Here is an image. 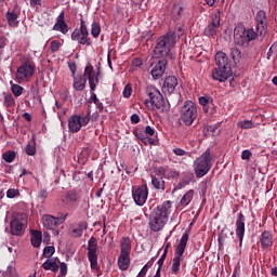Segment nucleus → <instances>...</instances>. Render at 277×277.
Instances as JSON below:
<instances>
[{"mask_svg": "<svg viewBox=\"0 0 277 277\" xmlns=\"http://www.w3.org/2000/svg\"><path fill=\"white\" fill-rule=\"evenodd\" d=\"M172 203L170 201H164L162 205L158 206L151 213L149 217V228L154 233H159L168 223V214Z\"/></svg>", "mask_w": 277, "mask_h": 277, "instance_id": "1", "label": "nucleus"}, {"mask_svg": "<svg viewBox=\"0 0 277 277\" xmlns=\"http://www.w3.org/2000/svg\"><path fill=\"white\" fill-rule=\"evenodd\" d=\"M176 44V37L173 31L167 32L164 36L158 38L157 44L154 49V57H169L170 50Z\"/></svg>", "mask_w": 277, "mask_h": 277, "instance_id": "2", "label": "nucleus"}, {"mask_svg": "<svg viewBox=\"0 0 277 277\" xmlns=\"http://www.w3.org/2000/svg\"><path fill=\"white\" fill-rule=\"evenodd\" d=\"M146 94L149 100H145V105L148 109H154V111H166V101L161 92L150 85L146 89Z\"/></svg>", "mask_w": 277, "mask_h": 277, "instance_id": "3", "label": "nucleus"}, {"mask_svg": "<svg viewBox=\"0 0 277 277\" xmlns=\"http://www.w3.org/2000/svg\"><path fill=\"white\" fill-rule=\"evenodd\" d=\"M213 166V156L211 150L207 149L199 158L195 160V174L198 179H202L206 174H209Z\"/></svg>", "mask_w": 277, "mask_h": 277, "instance_id": "4", "label": "nucleus"}, {"mask_svg": "<svg viewBox=\"0 0 277 277\" xmlns=\"http://www.w3.org/2000/svg\"><path fill=\"white\" fill-rule=\"evenodd\" d=\"M189 241V230L183 234L176 249H175V256L173 258L171 272L172 274H179L181 271V261H183V254H185V248H187V242Z\"/></svg>", "mask_w": 277, "mask_h": 277, "instance_id": "5", "label": "nucleus"}, {"mask_svg": "<svg viewBox=\"0 0 277 277\" xmlns=\"http://www.w3.org/2000/svg\"><path fill=\"white\" fill-rule=\"evenodd\" d=\"M256 39V31L253 28L246 29L238 26L234 29V42L237 47H248L252 40Z\"/></svg>", "mask_w": 277, "mask_h": 277, "instance_id": "6", "label": "nucleus"}, {"mask_svg": "<svg viewBox=\"0 0 277 277\" xmlns=\"http://www.w3.org/2000/svg\"><path fill=\"white\" fill-rule=\"evenodd\" d=\"M92 111L88 110L87 115H74L68 119L69 133H79L82 127L90 124V116Z\"/></svg>", "mask_w": 277, "mask_h": 277, "instance_id": "7", "label": "nucleus"}, {"mask_svg": "<svg viewBox=\"0 0 277 277\" xmlns=\"http://www.w3.org/2000/svg\"><path fill=\"white\" fill-rule=\"evenodd\" d=\"M181 118L186 127H192V124H194V120L198 118V108H196L194 102L188 101L184 103L181 109Z\"/></svg>", "mask_w": 277, "mask_h": 277, "instance_id": "8", "label": "nucleus"}, {"mask_svg": "<svg viewBox=\"0 0 277 277\" xmlns=\"http://www.w3.org/2000/svg\"><path fill=\"white\" fill-rule=\"evenodd\" d=\"M83 75L87 79H89V85L92 92L90 102L96 105V103H98V97H96V93H94V90H96V85H98V72L94 71V67L92 66V64H88L84 68Z\"/></svg>", "mask_w": 277, "mask_h": 277, "instance_id": "9", "label": "nucleus"}, {"mask_svg": "<svg viewBox=\"0 0 277 277\" xmlns=\"http://www.w3.org/2000/svg\"><path fill=\"white\" fill-rule=\"evenodd\" d=\"M71 40L78 44H87V47L92 44L90 32H88V26H85V21H83V18L80 19V28H76L71 32Z\"/></svg>", "mask_w": 277, "mask_h": 277, "instance_id": "10", "label": "nucleus"}, {"mask_svg": "<svg viewBox=\"0 0 277 277\" xmlns=\"http://www.w3.org/2000/svg\"><path fill=\"white\" fill-rule=\"evenodd\" d=\"M36 70V66L31 63H24L22 64L17 70H16V76L15 79L17 83H25L34 77V72Z\"/></svg>", "mask_w": 277, "mask_h": 277, "instance_id": "11", "label": "nucleus"}, {"mask_svg": "<svg viewBox=\"0 0 277 277\" xmlns=\"http://www.w3.org/2000/svg\"><path fill=\"white\" fill-rule=\"evenodd\" d=\"M87 250L91 269H98V245L96 242V238L91 237L89 239Z\"/></svg>", "mask_w": 277, "mask_h": 277, "instance_id": "12", "label": "nucleus"}, {"mask_svg": "<svg viewBox=\"0 0 277 277\" xmlns=\"http://www.w3.org/2000/svg\"><path fill=\"white\" fill-rule=\"evenodd\" d=\"M132 198L135 205L144 207L146 200H148V186L145 184L132 190Z\"/></svg>", "mask_w": 277, "mask_h": 277, "instance_id": "13", "label": "nucleus"}, {"mask_svg": "<svg viewBox=\"0 0 277 277\" xmlns=\"http://www.w3.org/2000/svg\"><path fill=\"white\" fill-rule=\"evenodd\" d=\"M212 79L214 81H220V83H224L228 78L233 75V69L230 67H215L212 69Z\"/></svg>", "mask_w": 277, "mask_h": 277, "instance_id": "14", "label": "nucleus"}, {"mask_svg": "<svg viewBox=\"0 0 277 277\" xmlns=\"http://www.w3.org/2000/svg\"><path fill=\"white\" fill-rule=\"evenodd\" d=\"M220 10L212 15L211 24L205 28L206 36H215L217 34V29H220Z\"/></svg>", "mask_w": 277, "mask_h": 277, "instance_id": "15", "label": "nucleus"}, {"mask_svg": "<svg viewBox=\"0 0 277 277\" xmlns=\"http://www.w3.org/2000/svg\"><path fill=\"white\" fill-rule=\"evenodd\" d=\"M256 21V29L263 36L265 34V29H267V13L265 11L260 10L255 15Z\"/></svg>", "mask_w": 277, "mask_h": 277, "instance_id": "16", "label": "nucleus"}, {"mask_svg": "<svg viewBox=\"0 0 277 277\" xmlns=\"http://www.w3.org/2000/svg\"><path fill=\"white\" fill-rule=\"evenodd\" d=\"M236 235L241 246L243 243V236L246 235V216L242 213H239L236 220Z\"/></svg>", "mask_w": 277, "mask_h": 277, "instance_id": "17", "label": "nucleus"}, {"mask_svg": "<svg viewBox=\"0 0 277 277\" xmlns=\"http://www.w3.org/2000/svg\"><path fill=\"white\" fill-rule=\"evenodd\" d=\"M176 85H179V79L174 76H169L164 79L162 92L164 94H173L174 90H176Z\"/></svg>", "mask_w": 277, "mask_h": 277, "instance_id": "18", "label": "nucleus"}, {"mask_svg": "<svg viewBox=\"0 0 277 277\" xmlns=\"http://www.w3.org/2000/svg\"><path fill=\"white\" fill-rule=\"evenodd\" d=\"M166 66H168V61L166 58L160 60L151 69L153 79H161L166 72Z\"/></svg>", "mask_w": 277, "mask_h": 277, "instance_id": "19", "label": "nucleus"}, {"mask_svg": "<svg viewBox=\"0 0 277 277\" xmlns=\"http://www.w3.org/2000/svg\"><path fill=\"white\" fill-rule=\"evenodd\" d=\"M11 235H15L16 237H21L23 235V228H25V223L19 221L18 219H13L10 224Z\"/></svg>", "mask_w": 277, "mask_h": 277, "instance_id": "20", "label": "nucleus"}, {"mask_svg": "<svg viewBox=\"0 0 277 277\" xmlns=\"http://www.w3.org/2000/svg\"><path fill=\"white\" fill-rule=\"evenodd\" d=\"M41 220L43 227L47 230H53V228H57V226H60V224L57 223V219L53 215L44 214Z\"/></svg>", "mask_w": 277, "mask_h": 277, "instance_id": "21", "label": "nucleus"}, {"mask_svg": "<svg viewBox=\"0 0 277 277\" xmlns=\"http://www.w3.org/2000/svg\"><path fill=\"white\" fill-rule=\"evenodd\" d=\"M216 67L221 68H230V64L228 63V56L224 52H217L214 56Z\"/></svg>", "mask_w": 277, "mask_h": 277, "instance_id": "22", "label": "nucleus"}, {"mask_svg": "<svg viewBox=\"0 0 277 277\" xmlns=\"http://www.w3.org/2000/svg\"><path fill=\"white\" fill-rule=\"evenodd\" d=\"M131 265V259L129 253H120L118 258V266L121 272H127V268Z\"/></svg>", "mask_w": 277, "mask_h": 277, "instance_id": "23", "label": "nucleus"}, {"mask_svg": "<svg viewBox=\"0 0 277 277\" xmlns=\"http://www.w3.org/2000/svg\"><path fill=\"white\" fill-rule=\"evenodd\" d=\"M262 248H272L274 246V236L269 232H263L261 235Z\"/></svg>", "mask_w": 277, "mask_h": 277, "instance_id": "24", "label": "nucleus"}, {"mask_svg": "<svg viewBox=\"0 0 277 277\" xmlns=\"http://www.w3.org/2000/svg\"><path fill=\"white\" fill-rule=\"evenodd\" d=\"M3 106L6 107V109H12L16 107V100H14V95L11 93L3 92Z\"/></svg>", "mask_w": 277, "mask_h": 277, "instance_id": "25", "label": "nucleus"}, {"mask_svg": "<svg viewBox=\"0 0 277 277\" xmlns=\"http://www.w3.org/2000/svg\"><path fill=\"white\" fill-rule=\"evenodd\" d=\"M30 241H31V246L34 248H40V246L42 243V232L32 230Z\"/></svg>", "mask_w": 277, "mask_h": 277, "instance_id": "26", "label": "nucleus"}, {"mask_svg": "<svg viewBox=\"0 0 277 277\" xmlns=\"http://www.w3.org/2000/svg\"><path fill=\"white\" fill-rule=\"evenodd\" d=\"M5 18L10 27H18V14H16V11H8Z\"/></svg>", "mask_w": 277, "mask_h": 277, "instance_id": "27", "label": "nucleus"}, {"mask_svg": "<svg viewBox=\"0 0 277 277\" xmlns=\"http://www.w3.org/2000/svg\"><path fill=\"white\" fill-rule=\"evenodd\" d=\"M85 83H88L85 78L74 77V89H76L78 92H83V90H85Z\"/></svg>", "mask_w": 277, "mask_h": 277, "instance_id": "28", "label": "nucleus"}, {"mask_svg": "<svg viewBox=\"0 0 277 277\" xmlns=\"http://www.w3.org/2000/svg\"><path fill=\"white\" fill-rule=\"evenodd\" d=\"M43 269L47 272H58L60 271V265H57L56 262L53 261V259H48L43 264H42Z\"/></svg>", "mask_w": 277, "mask_h": 277, "instance_id": "29", "label": "nucleus"}, {"mask_svg": "<svg viewBox=\"0 0 277 277\" xmlns=\"http://www.w3.org/2000/svg\"><path fill=\"white\" fill-rule=\"evenodd\" d=\"M120 254H131V239L129 237H123L121 239Z\"/></svg>", "mask_w": 277, "mask_h": 277, "instance_id": "30", "label": "nucleus"}, {"mask_svg": "<svg viewBox=\"0 0 277 277\" xmlns=\"http://www.w3.org/2000/svg\"><path fill=\"white\" fill-rule=\"evenodd\" d=\"M88 228V225L81 223L77 227H74L70 232L71 237H82L83 236V230Z\"/></svg>", "mask_w": 277, "mask_h": 277, "instance_id": "31", "label": "nucleus"}, {"mask_svg": "<svg viewBox=\"0 0 277 277\" xmlns=\"http://www.w3.org/2000/svg\"><path fill=\"white\" fill-rule=\"evenodd\" d=\"M151 185L155 189H166V182L163 177H155L151 175Z\"/></svg>", "mask_w": 277, "mask_h": 277, "instance_id": "32", "label": "nucleus"}, {"mask_svg": "<svg viewBox=\"0 0 277 277\" xmlns=\"http://www.w3.org/2000/svg\"><path fill=\"white\" fill-rule=\"evenodd\" d=\"M192 200H194V190L190 189L188 190L186 194H184V196L182 197L180 205H182V207H187L189 205V202H192Z\"/></svg>", "mask_w": 277, "mask_h": 277, "instance_id": "33", "label": "nucleus"}, {"mask_svg": "<svg viewBox=\"0 0 277 277\" xmlns=\"http://www.w3.org/2000/svg\"><path fill=\"white\" fill-rule=\"evenodd\" d=\"M10 83H11V92H12V94L16 98H18V96H22L23 92H25V89L22 85H19V84L13 83L12 81Z\"/></svg>", "mask_w": 277, "mask_h": 277, "instance_id": "34", "label": "nucleus"}, {"mask_svg": "<svg viewBox=\"0 0 277 277\" xmlns=\"http://www.w3.org/2000/svg\"><path fill=\"white\" fill-rule=\"evenodd\" d=\"M192 179H194V175L189 174L186 177H183L182 181L175 186L173 192H176V189H183V187H187L192 183Z\"/></svg>", "mask_w": 277, "mask_h": 277, "instance_id": "35", "label": "nucleus"}, {"mask_svg": "<svg viewBox=\"0 0 277 277\" xmlns=\"http://www.w3.org/2000/svg\"><path fill=\"white\" fill-rule=\"evenodd\" d=\"M2 159L5 160L6 163H12V161L16 159V153L12 150L5 151L2 154Z\"/></svg>", "mask_w": 277, "mask_h": 277, "instance_id": "36", "label": "nucleus"}, {"mask_svg": "<svg viewBox=\"0 0 277 277\" xmlns=\"http://www.w3.org/2000/svg\"><path fill=\"white\" fill-rule=\"evenodd\" d=\"M91 36H93V38H98V36H101V24L96 22L92 24Z\"/></svg>", "mask_w": 277, "mask_h": 277, "instance_id": "37", "label": "nucleus"}, {"mask_svg": "<svg viewBox=\"0 0 277 277\" xmlns=\"http://www.w3.org/2000/svg\"><path fill=\"white\" fill-rule=\"evenodd\" d=\"M65 199L67 202H77V200H79V195L77 192L72 190L66 194Z\"/></svg>", "mask_w": 277, "mask_h": 277, "instance_id": "38", "label": "nucleus"}, {"mask_svg": "<svg viewBox=\"0 0 277 277\" xmlns=\"http://www.w3.org/2000/svg\"><path fill=\"white\" fill-rule=\"evenodd\" d=\"M211 103H212V100L209 98V97H205V96L199 97V105H202L203 110H205L206 113L209 111V108H208L207 106H208V105H211Z\"/></svg>", "mask_w": 277, "mask_h": 277, "instance_id": "39", "label": "nucleus"}, {"mask_svg": "<svg viewBox=\"0 0 277 277\" xmlns=\"http://www.w3.org/2000/svg\"><path fill=\"white\" fill-rule=\"evenodd\" d=\"M53 254H55V247L49 246L43 249V256H45V259H51Z\"/></svg>", "mask_w": 277, "mask_h": 277, "instance_id": "40", "label": "nucleus"}, {"mask_svg": "<svg viewBox=\"0 0 277 277\" xmlns=\"http://www.w3.org/2000/svg\"><path fill=\"white\" fill-rule=\"evenodd\" d=\"M135 136L138 138V140H142L144 144H153V138L144 135V133L140 132V131H136L135 132Z\"/></svg>", "mask_w": 277, "mask_h": 277, "instance_id": "41", "label": "nucleus"}, {"mask_svg": "<svg viewBox=\"0 0 277 277\" xmlns=\"http://www.w3.org/2000/svg\"><path fill=\"white\" fill-rule=\"evenodd\" d=\"M230 55L234 62H239V60H241V50L237 48H232Z\"/></svg>", "mask_w": 277, "mask_h": 277, "instance_id": "42", "label": "nucleus"}, {"mask_svg": "<svg viewBox=\"0 0 277 277\" xmlns=\"http://www.w3.org/2000/svg\"><path fill=\"white\" fill-rule=\"evenodd\" d=\"M237 127H239V129H252L254 123H252L251 120H242L237 123Z\"/></svg>", "mask_w": 277, "mask_h": 277, "instance_id": "43", "label": "nucleus"}, {"mask_svg": "<svg viewBox=\"0 0 277 277\" xmlns=\"http://www.w3.org/2000/svg\"><path fill=\"white\" fill-rule=\"evenodd\" d=\"M54 29H56V31H61V34L66 35V32L68 31V24L66 23L55 24Z\"/></svg>", "mask_w": 277, "mask_h": 277, "instance_id": "44", "label": "nucleus"}, {"mask_svg": "<svg viewBox=\"0 0 277 277\" xmlns=\"http://www.w3.org/2000/svg\"><path fill=\"white\" fill-rule=\"evenodd\" d=\"M26 155H29L30 157H34L36 155V145L34 144H28L25 148Z\"/></svg>", "mask_w": 277, "mask_h": 277, "instance_id": "45", "label": "nucleus"}, {"mask_svg": "<svg viewBox=\"0 0 277 277\" xmlns=\"http://www.w3.org/2000/svg\"><path fill=\"white\" fill-rule=\"evenodd\" d=\"M60 47H62V43L58 40H53L50 43L52 53H56V51H60Z\"/></svg>", "mask_w": 277, "mask_h": 277, "instance_id": "46", "label": "nucleus"}, {"mask_svg": "<svg viewBox=\"0 0 277 277\" xmlns=\"http://www.w3.org/2000/svg\"><path fill=\"white\" fill-rule=\"evenodd\" d=\"M19 194L21 192H18V189L11 188L6 192V198H16V196H18Z\"/></svg>", "mask_w": 277, "mask_h": 277, "instance_id": "47", "label": "nucleus"}, {"mask_svg": "<svg viewBox=\"0 0 277 277\" xmlns=\"http://www.w3.org/2000/svg\"><path fill=\"white\" fill-rule=\"evenodd\" d=\"M40 200H47L49 198V192L45 188H41L38 194Z\"/></svg>", "mask_w": 277, "mask_h": 277, "instance_id": "48", "label": "nucleus"}, {"mask_svg": "<svg viewBox=\"0 0 277 277\" xmlns=\"http://www.w3.org/2000/svg\"><path fill=\"white\" fill-rule=\"evenodd\" d=\"M61 276H66L68 274V265L66 263L62 262L61 265L58 266Z\"/></svg>", "mask_w": 277, "mask_h": 277, "instance_id": "49", "label": "nucleus"}, {"mask_svg": "<svg viewBox=\"0 0 277 277\" xmlns=\"http://www.w3.org/2000/svg\"><path fill=\"white\" fill-rule=\"evenodd\" d=\"M132 92H133V89L129 84H127L124 87V89H123V96H124V98H130Z\"/></svg>", "mask_w": 277, "mask_h": 277, "instance_id": "50", "label": "nucleus"}, {"mask_svg": "<svg viewBox=\"0 0 277 277\" xmlns=\"http://www.w3.org/2000/svg\"><path fill=\"white\" fill-rule=\"evenodd\" d=\"M252 157V151H250V149H245L242 153H241V159L243 161H247L248 159H250Z\"/></svg>", "mask_w": 277, "mask_h": 277, "instance_id": "51", "label": "nucleus"}, {"mask_svg": "<svg viewBox=\"0 0 277 277\" xmlns=\"http://www.w3.org/2000/svg\"><path fill=\"white\" fill-rule=\"evenodd\" d=\"M145 135H149L150 137H153V135H155V129H153V127L147 126L145 128Z\"/></svg>", "mask_w": 277, "mask_h": 277, "instance_id": "52", "label": "nucleus"}, {"mask_svg": "<svg viewBox=\"0 0 277 277\" xmlns=\"http://www.w3.org/2000/svg\"><path fill=\"white\" fill-rule=\"evenodd\" d=\"M174 155H176L177 157H183V155L186 154L185 149H181V148H174L173 149Z\"/></svg>", "mask_w": 277, "mask_h": 277, "instance_id": "53", "label": "nucleus"}, {"mask_svg": "<svg viewBox=\"0 0 277 277\" xmlns=\"http://www.w3.org/2000/svg\"><path fill=\"white\" fill-rule=\"evenodd\" d=\"M68 68L71 70L72 77H75V74L77 72V64L68 63Z\"/></svg>", "mask_w": 277, "mask_h": 277, "instance_id": "54", "label": "nucleus"}, {"mask_svg": "<svg viewBox=\"0 0 277 277\" xmlns=\"http://www.w3.org/2000/svg\"><path fill=\"white\" fill-rule=\"evenodd\" d=\"M66 217H68V214H62L61 216L56 217L57 224H64V222H66Z\"/></svg>", "mask_w": 277, "mask_h": 277, "instance_id": "55", "label": "nucleus"}, {"mask_svg": "<svg viewBox=\"0 0 277 277\" xmlns=\"http://www.w3.org/2000/svg\"><path fill=\"white\" fill-rule=\"evenodd\" d=\"M130 120L133 124H137V122H140V116L137 114H134L131 116Z\"/></svg>", "mask_w": 277, "mask_h": 277, "instance_id": "56", "label": "nucleus"}, {"mask_svg": "<svg viewBox=\"0 0 277 277\" xmlns=\"http://www.w3.org/2000/svg\"><path fill=\"white\" fill-rule=\"evenodd\" d=\"M62 23H66V22L64 21V11H62V12L60 13V15H58V17H57V23H56V25H61Z\"/></svg>", "mask_w": 277, "mask_h": 277, "instance_id": "57", "label": "nucleus"}, {"mask_svg": "<svg viewBox=\"0 0 277 277\" xmlns=\"http://www.w3.org/2000/svg\"><path fill=\"white\" fill-rule=\"evenodd\" d=\"M31 8H36L37 5H42V0H30Z\"/></svg>", "mask_w": 277, "mask_h": 277, "instance_id": "58", "label": "nucleus"}, {"mask_svg": "<svg viewBox=\"0 0 277 277\" xmlns=\"http://www.w3.org/2000/svg\"><path fill=\"white\" fill-rule=\"evenodd\" d=\"M142 64H143L142 58H135L133 62V66H136V68H140Z\"/></svg>", "mask_w": 277, "mask_h": 277, "instance_id": "59", "label": "nucleus"}, {"mask_svg": "<svg viewBox=\"0 0 277 277\" xmlns=\"http://www.w3.org/2000/svg\"><path fill=\"white\" fill-rule=\"evenodd\" d=\"M23 118L24 120H27V122H31V115L29 113H24Z\"/></svg>", "mask_w": 277, "mask_h": 277, "instance_id": "60", "label": "nucleus"}, {"mask_svg": "<svg viewBox=\"0 0 277 277\" xmlns=\"http://www.w3.org/2000/svg\"><path fill=\"white\" fill-rule=\"evenodd\" d=\"M4 48H5V37L0 36V49H4Z\"/></svg>", "mask_w": 277, "mask_h": 277, "instance_id": "61", "label": "nucleus"}, {"mask_svg": "<svg viewBox=\"0 0 277 277\" xmlns=\"http://www.w3.org/2000/svg\"><path fill=\"white\" fill-rule=\"evenodd\" d=\"M207 5L213 8L215 5V0H206Z\"/></svg>", "mask_w": 277, "mask_h": 277, "instance_id": "62", "label": "nucleus"}, {"mask_svg": "<svg viewBox=\"0 0 277 277\" xmlns=\"http://www.w3.org/2000/svg\"><path fill=\"white\" fill-rule=\"evenodd\" d=\"M163 263H164L163 260H161V259L158 260V269H159V272H161V267H163Z\"/></svg>", "mask_w": 277, "mask_h": 277, "instance_id": "63", "label": "nucleus"}, {"mask_svg": "<svg viewBox=\"0 0 277 277\" xmlns=\"http://www.w3.org/2000/svg\"><path fill=\"white\" fill-rule=\"evenodd\" d=\"M167 256H168V250L164 249L162 255L160 256V260L166 261Z\"/></svg>", "mask_w": 277, "mask_h": 277, "instance_id": "64", "label": "nucleus"}]
</instances>
